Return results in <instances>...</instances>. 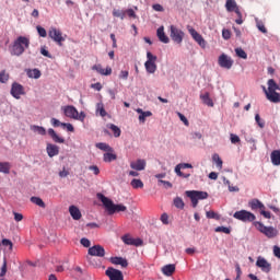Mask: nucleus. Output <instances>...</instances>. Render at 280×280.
Segmentation results:
<instances>
[{"label": "nucleus", "mask_w": 280, "mask_h": 280, "mask_svg": "<svg viewBox=\"0 0 280 280\" xmlns=\"http://www.w3.org/2000/svg\"><path fill=\"white\" fill-rule=\"evenodd\" d=\"M96 196L98 200H101V202L104 205L108 215H115V213H121L124 211H128V208L124 206V203L115 205L113 200L104 196L102 192H98Z\"/></svg>", "instance_id": "obj_1"}, {"label": "nucleus", "mask_w": 280, "mask_h": 280, "mask_svg": "<svg viewBox=\"0 0 280 280\" xmlns=\"http://www.w3.org/2000/svg\"><path fill=\"white\" fill-rule=\"evenodd\" d=\"M268 89L262 85V91L266 95V98L271 102L272 104H279L280 103V93L277 91H280V86L275 81V79H269L267 82Z\"/></svg>", "instance_id": "obj_2"}, {"label": "nucleus", "mask_w": 280, "mask_h": 280, "mask_svg": "<svg viewBox=\"0 0 280 280\" xmlns=\"http://www.w3.org/2000/svg\"><path fill=\"white\" fill-rule=\"evenodd\" d=\"M25 49H30V37L19 36L11 47V56H23Z\"/></svg>", "instance_id": "obj_3"}, {"label": "nucleus", "mask_w": 280, "mask_h": 280, "mask_svg": "<svg viewBox=\"0 0 280 280\" xmlns=\"http://www.w3.org/2000/svg\"><path fill=\"white\" fill-rule=\"evenodd\" d=\"M254 226H256L257 231H259V233H262V235H265L269 240H272L277 237V235H279V230L273 226H266L259 221L254 222Z\"/></svg>", "instance_id": "obj_4"}, {"label": "nucleus", "mask_w": 280, "mask_h": 280, "mask_svg": "<svg viewBox=\"0 0 280 280\" xmlns=\"http://www.w3.org/2000/svg\"><path fill=\"white\" fill-rule=\"evenodd\" d=\"M185 194L187 198H190L194 209L198 207V200H207L209 198V194L207 191L187 190Z\"/></svg>", "instance_id": "obj_5"}, {"label": "nucleus", "mask_w": 280, "mask_h": 280, "mask_svg": "<svg viewBox=\"0 0 280 280\" xmlns=\"http://www.w3.org/2000/svg\"><path fill=\"white\" fill-rule=\"evenodd\" d=\"M63 113L66 117H69L70 119H77L78 121H84V119H86V114H84V112L79 113L73 105L63 107Z\"/></svg>", "instance_id": "obj_6"}, {"label": "nucleus", "mask_w": 280, "mask_h": 280, "mask_svg": "<svg viewBox=\"0 0 280 280\" xmlns=\"http://www.w3.org/2000/svg\"><path fill=\"white\" fill-rule=\"evenodd\" d=\"M48 36L51 38V40H54V43L58 45V47H62V43L66 40V37L62 36V31L54 26L49 28Z\"/></svg>", "instance_id": "obj_7"}, {"label": "nucleus", "mask_w": 280, "mask_h": 280, "mask_svg": "<svg viewBox=\"0 0 280 280\" xmlns=\"http://www.w3.org/2000/svg\"><path fill=\"white\" fill-rule=\"evenodd\" d=\"M233 218H235V220H240L241 222H255L256 220L255 214L247 210L236 211L233 214Z\"/></svg>", "instance_id": "obj_8"}, {"label": "nucleus", "mask_w": 280, "mask_h": 280, "mask_svg": "<svg viewBox=\"0 0 280 280\" xmlns=\"http://www.w3.org/2000/svg\"><path fill=\"white\" fill-rule=\"evenodd\" d=\"M188 32L191 38L195 39V43H197L199 47H201V49H205L207 47V40H205V37H202V35H200V33H198L196 28L188 26Z\"/></svg>", "instance_id": "obj_9"}, {"label": "nucleus", "mask_w": 280, "mask_h": 280, "mask_svg": "<svg viewBox=\"0 0 280 280\" xmlns=\"http://www.w3.org/2000/svg\"><path fill=\"white\" fill-rule=\"evenodd\" d=\"M171 38L174 43L180 45V43H183V38H185V32L174 25H171Z\"/></svg>", "instance_id": "obj_10"}, {"label": "nucleus", "mask_w": 280, "mask_h": 280, "mask_svg": "<svg viewBox=\"0 0 280 280\" xmlns=\"http://www.w3.org/2000/svg\"><path fill=\"white\" fill-rule=\"evenodd\" d=\"M121 240L127 246H143V240L135 238L130 234L122 235Z\"/></svg>", "instance_id": "obj_11"}, {"label": "nucleus", "mask_w": 280, "mask_h": 280, "mask_svg": "<svg viewBox=\"0 0 280 280\" xmlns=\"http://www.w3.org/2000/svg\"><path fill=\"white\" fill-rule=\"evenodd\" d=\"M105 275L109 280H124V273L119 269L113 267H108Z\"/></svg>", "instance_id": "obj_12"}, {"label": "nucleus", "mask_w": 280, "mask_h": 280, "mask_svg": "<svg viewBox=\"0 0 280 280\" xmlns=\"http://www.w3.org/2000/svg\"><path fill=\"white\" fill-rule=\"evenodd\" d=\"M88 255H91V257H105L106 249L102 245H94L88 249Z\"/></svg>", "instance_id": "obj_13"}, {"label": "nucleus", "mask_w": 280, "mask_h": 280, "mask_svg": "<svg viewBox=\"0 0 280 280\" xmlns=\"http://www.w3.org/2000/svg\"><path fill=\"white\" fill-rule=\"evenodd\" d=\"M11 95L15 100H21V95H25V89L21 83L14 82L11 86Z\"/></svg>", "instance_id": "obj_14"}, {"label": "nucleus", "mask_w": 280, "mask_h": 280, "mask_svg": "<svg viewBox=\"0 0 280 280\" xmlns=\"http://www.w3.org/2000/svg\"><path fill=\"white\" fill-rule=\"evenodd\" d=\"M218 65L222 69H231L233 67V59L226 54H222L218 59Z\"/></svg>", "instance_id": "obj_15"}, {"label": "nucleus", "mask_w": 280, "mask_h": 280, "mask_svg": "<svg viewBox=\"0 0 280 280\" xmlns=\"http://www.w3.org/2000/svg\"><path fill=\"white\" fill-rule=\"evenodd\" d=\"M257 268H260L262 272H270L272 270V265L266 260V258L258 257L256 261Z\"/></svg>", "instance_id": "obj_16"}, {"label": "nucleus", "mask_w": 280, "mask_h": 280, "mask_svg": "<svg viewBox=\"0 0 280 280\" xmlns=\"http://www.w3.org/2000/svg\"><path fill=\"white\" fill-rule=\"evenodd\" d=\"M46 151L50 159H54V156H58V154H60V148L52 143L47 144Z\"/></svg>", "instance_id": "obj_17"}, {"label": "nucleus", "mask_w": 280, "mask_h": 280, "mask_svg": "<svg viewBox=\"0 0 280 280\" xmlns=\"http://www.w3.org/2000/svg\"><path fill=\"white\" fill-rule=\"evenodd\" d=\"M110 264L114 266H121V268H128V259L124 257H110L109 258Z\"/></svg>", "instance_id": "obj_18"}, {"label": "nucleus", "mask_w": 280, "mask_h": 280, "mask_svg": "<svg viewBox=\"0 0 280 280\" xmlns=\"http://www.w3.org/2000/svg\"><path fill=\"white\" fill-rule=\"evenodd\" d=\"M130 167L137 172H142V170H145V160H137L136 162H131Z\"/></svg>", "instance_id": "obj_19"}, {"label": "nucleus", "mask_w": 280, "mask_h": 280, "mask_svg": "<svg viewBox=\"0 0 280 280\" xmlns=\"http://www.w3.org/2000/svg\"><path fill=\"white\" fill-rule=\"evenodd\" d=\"M69 213L72 220H80L82 218V212H80V209L75 206L69 207Z\"/></svg>", "instance_id": "obj_20"}, {"label": "nucleus", "mask_w": 280, "mask_h": 280, "mask_svg": "<svg viewBox=\"0 0 280 280\" xmlns=\"http://www.w3.org/2000/svg\"><path fill=\"white\" fill-rule=\"evenodd\" d=\"M158 38L161 43H164L165 45L170 43V37L165 35V28L163 26L158 28Z\"/></svg>", "instance_id": "obj_21"}, {"label": "nucleus", "mask_w": 280, "mask_h": 280, "mask_svg": "<svg viewBox=\"0 0 280 280\" xmlns=\"http://www.w3.org/2000/svg\"><path fill=\"white\" fill-rule=\"evenodd\" d=\"M162 272L166 277H172L174 275V272H176V265H165L162 268Z\"/></svg>", "instance_id": "obj_22"}, {"label": "nucleus", "mask_w": 280, "mask_h": 280, "mask_svg": "<svg viewBox=\"0 0 280 280\" xmlns=\"http://www.w3.org/2000/svg\"><path fill=\"white\" fill-rule=\"evenodd\" d=\"M48 135L49 137H51L52 141L55 143H65V139L63 138H60L58 133H56V130L54 129H48Z\"/></svg>", "instance_id": "obj_23"}, {"label": "nucleus", "mask_w": 280, "mask_h": 280, "mask_svg": "<svg viewBox=\"0 0 280 280\" xmlns=\"http://www.w3.org/2000/svg\"><path fill=\"white\" fill-rule=\"evenodd\" d=\"M137 113H139V121L141 122V124H145V118L147 117H152V112H150V110H148V112H143V109H141V108H138L137 109Z\"/></svg>", "instance_id": "obj_24"}, {"label": "nucleus", "mask_w": 280, "mask_h": 280, "mask_svg": "<svg viewBox=\"0 0 280 280\" xmlns=\"http://www.w3.org/2000/svg\"><path fill=\"white\" fill-rule=\"evenodd\" d=\"M249 207L254 211H255V209H260V210L266 209V206H264L262 202L259 201V199H253L252 201H249Z\"/></svg>", "instance_id": "obj_25"}, {"label": "nucleus", "mask_w": 280, "mask_h": 280, "mask_svg": "<svg viewBox=\"0 0 280 280\" xmlns=\"http://www.w3.org/2000/svg\"><path fill=\"white\" fill-rule=\"evenodd\" d=\"M107 128H109V130H112V132L116 139L121 137V129L118 126H116L115 124L107 125Z\"/></svg>", "instance_id": "obj_26"}, {"label": "nucleus", "mask_w": 280, "mask_h": 280, "mask_svg": "<svg viewBox=\"0 0 280 280\" xmlns=\"http://www.w3.org/2000/svg\"><path fill=\"white\" fill-rule=\"evenodd\" d=\"M95 147L98 150H102L103 152H114L113 148L110 145H108V143H106V142H98L95 144Z\"/></svg>", "instance_id": "obj_27"}, {"label": "nucleus", "mask_w": 280, "mask_h": 280, "mask_svg": "<svg viewBox=\"0 0 280 280\" xmlns=\"http://www.w3.org/2000/svg\"><path fill=\"white\" fill-rule=\"evenodd\" d=\"M103 161L105 163H113V161H117V154L113 152H107L103 155Z\"/></svg>", "instance_id": "obj_28"}, {"label": "nucleus", "mask_w": 280, "mask_h": 280, "mask_svg": "<svg viewBox=\"0 0 280 280\" xmlns=\"http://www.w3.org/2000/svg\"><path fill=\"white\" fill-rule=\"evenodd\" d=\"M271 163L273 165H280V150H275L271 152Z\"/></svg>", "instance_id": "obj_29"}, {"label": "nucleus", "mask_w": 280, "mask_h": 280, "mask_svg": "<svg viewBox=\"0 0 280 280\" xmlns=\"http://www.w3.org/2000/svg\"><path fill=\"white\" fill-rule=\"evenodd\" d=\"M225 8L229 12H235L237 7V2L235 0H226Z\"/></svg>", "instance_id": "obj_30"}, {"label": "nucleus", "mask_w": 280, "mask_h": 280, "mask_svg": "<svg viewBox=\"0 0 280 280\" xmlns=\"http://www.w3.org/2000/svg\"><path fill=\"white\" fill-rule=\"evenodd\" d=\"M11 168H12V165L10 164V162H0L1 174H10Z\"/></svg>", "instance_id": "obj_31"}, {"label": "nucleus", "mask_w": 280, "mask_h": 280, "mask_svg": "<svg viewBox=\"0 0 280 280\" xmlns=\"http://www.w3.org/2000/svg\"><path fill=\"white\" fill-rule=\"evenodd\" d=\"M144 67H145L147 73L156 72V62L145 61Z\"/></svg>", "instance_id": "obj_32"}, {"label": "nucleus", "mask_w": 280, "mask_h": 280, "mask_svg": "<svg viewBox=\"0 0 280 280\" xmlns=\"http://www.w3.org/2000/svg\"><path fill=\"white\" fill-rule=\"evenodd\" d=\"M31 130H33V132H37V135H42V137H45V135H47V130L45 129V127L33 125L31 126Z\"/></svg>", "instance_id": "obj_33"}, {"label": "nucleus", "mask_w": 280, "mask_h": 280, "mask_svg": "<svg viewBox=\"0 0 280 280\" xmlns=\"http://www.w3.org/2000/svg\"><path fill=\"white\" fill-rule=\"evenodd\" d=\"M26 75L28 78H34V80H38L40 78L42 73L38 69L27 70Z\"/></svg>", "instance_id": "obj_34"}, {"label": "nucleus", "mask_w": 280, "mask_h": 280, "mask_svg": "<svg viewBox=\"0 0 280 280\" xmlns=\"http://www.w3.org/2000/svg\"><path fill=\"white\" fill-rule=\"evenodd\" d=\"M200 98L202 100L203 104H206V106H213V101L209 96V93L201 94Z\"/></svg>", "instance_id": "obj_35"}, {"label": "nucleus", "mask_w": 280, "mask_h": 280, "mask_svg": "<svg viewBox=\"0 0 280 280\" xmlns=\"http://www.w3.org/2000/svg\"><path fill=\"white\" fill-rule=\"evenodd\" d=\"M31 202L37 205V207H40L42 209H45L46 207L45 201H43L40 197H31Z\"/></svg>", "instance_id": "obj_36"}, {"label": "nucleus", "mask_w": 280, "mask_h": 280, "mask_svg": "<svg viewBox=\"0 0 280 280\" xmlns=\"http://www.w3.org/2000/svg\"><path fill=\"white\" fill-rule=\"evenodd\" d=\"M180 170H183V168L180 167L179 164H177L175 166V174H177V176H179L180 178H189V176H191V174L183 173Z\"/></svg>", "instance_id": "obj_37"}, {"label": "nucleus", "mask_w": 280, "mask_h": 280, "mask_svg": "<svg viewBox=\"0 0 280 280\" xmlns=\"http://www.w3.org/2000/svg\"><path fill=\"white\" fill-rule=\"evenodd\" d=\"M96 113H98L101 117H106V115H108L104 108V103L96 104Z\"/></svg>", "instance_id": "obj_38"}, {"label": "nucleus", "mask_w": 280, "mask_h": 280, "mask_svg": "<svg viewBox=\"0 0 280 280\" xmlns=\"http://www.w3.org/2000/svg\"><path fill=\"white\" fill-rule=\"evenodd\" d=\"M174 207H176V209H185V201H183V198L180 197H176L173 200Z\"/></svg>", "instance_id": "obj_39"}, {"label": "nucleus", "mask_w": 280, "mask_h": 280, "mask_svg": "<svg viewBox=\"0 0 280 280\" xmlns=\"http://www.w3.org/2000/svg\"><path fill=\"white\" fill-rule=\"evenodd\" d=\"M130 185L133 189H143V182L141 179L135 178L131 180Z\"/></svg>", "instance_id": "obj_40"}, {"label": "nucleus", "mask_w": 280, "mask_h": 280, "mask_svg": "<svg viewBox=\"0 0 280 280\" xmlns=\"http://www.w3.org/2000/svg\"><path fill=\"white\" fill-rule=\"evenodd\" d=\"M256 27L259 30V32H261V34H268V28H266L264 22L256 20Z\"/></svg>", "instance_id": "obj_41"}, {"label": "nucleus", "mask_w": 280, "mask_h": 280, "mask_svg": "<svg viewBox=\"0 0 280 280\" xmlns=\"http://www.w3.org/2000/svg\"><path fill=\"white\" fill-rule=\"evenodd\" d=\"M212 161L213 163H217V167H219V170H222V159L220 158V155L218 153H214L212 155Z\"/></svg>", "instance_id": "obj_42"}, {"label": "nucleus", "mask_w": 280, "mask_h": 280, "mask_svg": "<svg viewBox=\"0 0 280 280\" xmlns=\"http://www.w3.org/2000/svg\"><path fill=\"white\" fill-rule=\"evenodd\" d=\"M10 80V73L5 72V70H2L0 72V82L1 84H5Z\"/></svg>", "instance_id": "obj_43"}, {"label": "nucleus", "mask_w": 280, "mask_h": 280, "mask_svg": "<svg viewBox=\"0 0 280 280\" xmlns=\"http://www.w3.org/2000/svg\"><path fill=\"white\" fill-rule=\"evenodd\" d=\"M235 54L238 58H243V60H246V58H248V55L246 54V51L242 48H236L235 49Z\"/></svg>", "instance_id": "obj_44"}, {"label": "nucleus", "mask_w": 280, "mask_h": 280, "mask_svg": "<svg viewBox=\"0 0 280 280\" xmlns=\"http://www.w3.org/2000/svg\"><path fill=\"white\" fill-rule=\"evenodd\" d=\"M214 231L215 233H225V235H231V229L226 226H218Z\"/></svg>", "instance_id": "obj_45"}, {"label": "nucleus", "mask_w": 280, "mask_h": 280, "mask_svg": "<svg viewBox=\"0 0 280 280\" xmlns=\"http://www.w3.org/2000/svg\"><path fill=\"white\" fill-rule=\"evenodd\" d=\"M206 217L208 220H220V214L215 213V211L206 212Z\"/></svg>", "instance_id": "obj_46"}, {"label": "nucleus", "mask_w": 280, "mask_h": 280, "mask_svg": "<svg viewBox=\"0 0 280 280\" xmlns=\"http://www.w3.org/2000/svg\"><path fill=\"white\" fill-rule=\"evenodd\" d=\"M113 16H116V19H121V21H124V19H126V13H124V11H119L117 9L113 10Z\"/></svg>", "instance_id": "obj_47"}, {"label": "nucleus", "mask_w": 280, "mask_h": 280, "mask_svg": "<svg viewBox=\"0 0 280 280\" xmlns=\"http://www.w3.org/2000/svg\"><path fill=\"white\" fill-rule=\"evenodd\" d=\"M255 121H256V124L259 126V128H265L266 121H264V120L261 119V117L259 116V114H256V115H255Z\"/></svg>", "instance_id": "obj_48"}, {"label": "nucleus", "mask_w": 280, "mask_h": 280, "mask_svg": "<svg viewBox=\"0 0 280 280\" xmlns=\"http://www.w3.org/2000/svg\"><path fill=\"white\" fill-rule=\"evenodd\" d=\"M37 33L42 38H47V31L43 26H36Z\"/></svg>", "instance_id": "obj_49"}, {"label": "nucleus", "mask_w": 280, "mask_h": 280, "mask_svg": "<svg viewBox=\"0 0 280 280\" xmlns=\"http://www.w3.org/2000/svg\"><path fill=\"white\" fill-rule=\"evenodd\" d=\"M92 70L93 71H96L97 73H100V75H103L104 74V68H102V65H94L92 67Z\"/></svg>", "instance_id": "obj_50"}, {"label": "nucleus", "mask_w": 280, "mask_h": 280, "mask_svg": "<svg viewBox=\"0 0 280 280\" xmlns=\"http://www.w3.org/2000/svg\"><path fill=\"white\" fill-rule=\"evenodd\" d=\"M2 246H9V250H12L14 244L12 243V241H10L8 238H3L2 240Z\"/></svg>", "instance_id": "obj_51"}, {"label": "nucleus", "mask_w": 280, "mask_h": 280, "mask_svg": "<svg viewBox=\"0 0 280 280\" xmlns=\"http://www.w3.org/2000/svg\"><path fill=\"white\" fill-rule=\"evenodd\" d=\"M62 128H66L68 130V132H74L75 128H73V125H71L70 122H63L61 124Z\"/></svg>", "instance_id": "obj_52"}, {"label": "nucleus", "mask_w": 280, "mask_h": 280, "mask_svg": "<svg viewBox=\"0 0 280 280\" xmlns=\"http://www.w3.org/2000/svg\"><path fill=\"white\" fill-rule=\"evenodd\" d=\"M147 62H156V56H154L152 52H147Z\"/></svg>", "instance_id": "obj_53"}, {"label": "nucleus", "mask_w": 280, "mask_h": 280, "mask_svg": "<svg viewBox=\"0 0 280 280\" xmlns=\"http://www.w3.org/2000/svg\"><path fill=\"white\" fill-rule=\"evenodd\" d=\"M80 243L84 246V248H91V241L86 237L81 238Z\"/></svg>", "instance_id": "obj_54"}, {"label": "nucleus", "mask_w": 280, "mask_h": 280, "mask_svg": "<svg viewBox=\"0 0 280 280\" xmlns=\"http://www.w3.org/2000/svg\"><path fill=\"white\" fill-rule=\"evenodd\" d=\"M50 124H51V126H54V128H59V126H62V124H65V122H60V120H58L56 118H51Z\"/></svg>", "instance_id": "obj_55"}, {"label": "nucleus", "mask_w": 280, "mask_h": 280, "mask_svg": "<svg viewBox=\"0 0 280 280\" xmlns=\"http://www.w3.org/2000/svg\"><path fill=\"white\" fill-rule=\"evenodd\" d=\"M222 36H223L224 40H229V38H231V31L224 28L222 31Z\"/></svg>", "instance_id": "obj_56"}, {"label": "nucleus", "mask_w": 280, "mask_h": 280, "mask_svg": "<svg viewBox=\"0 0 280 280\" xmlns=\"http://www.w3.org/2000/svg\"><path fill=\"white\" fill-rule=\"evenodd\" d=\"M230 139H231V143H240V141H241L240 136L234 135V133H231Z\"/></svg>", "instance_id": "obj_57"}, {"label": "nucleus", "mask_w": 280, "mask_h": 280, "mask_svg": "<svg viewBox=\"0 0 280 280\" xmlns=\"http://www.w3.org/2000/svg\"><path fill=\"white\" fill-rule=\"evenodd\" d=\"M40 54H42V56H45L46 58H51V54H49V50H47V48H45V47L40 48Z\"/></svg>", "instance_id": "obj_58"}, {"label": "nucleus", "mask_w": 280, "mask_h": 280, "mask_svg": "<svg viewBox=\"0 0 280 280\" xmlns=\"http://www.w3.org/2000/svg\"><path fill=\"white\" fill-rule=\"evenodd\" d=\"M180 121H183V124H185L186 126H189V120L187 119V117H185V115H183L182 113L177 114Z\"/></svg>", "instance_id": "obj_59"}, {"label": "nucleus", "mask_w": 280, "mask_h": 280, "mask_svg": "<svg viewBox=\"0 0 280 280\" xmlns=\"http://www.w3.org/2000/svg\"><path fill=\"white\" fill-rule=\"evenodd\" d=\"M89 170L91 172H93L95 174V176H97L100 174V167H97V165H91V166H89Z\"/></svg>", "instance_id": "obj_60"}, {"label": "nucleus", "mask_w": 280, "mask_h": 280, "mask_svg": "<svg viewBox=\"0 0 280 280\" xmlns=\"http://www.w3.org/2000/svg\"><path fill=\"white\" fill-rule=\"evenodd\" d=\"M161 222H163L164 224H170V217L167 215V213H163L161 215Z\"/></svg>", "instance_id": "obj_61"}, {"label": "nucleus", "mask_w": 280, "mask_h": 280, "mask_svg": "<svg viewBox=\"0 0 280 280\" xmlns=\"http://www.w3.org/2000/svg\"><path fill=\"white\" fill-rule=\"evenodd\" d=\"M129 72L128 70L120 71L119 78L120 80H128Z\"/></svg>", "instance_id": "obj_62"}, {"label": "nucleus", "mask_w": 280, "mask_h": 280, "mask_svg": "<svg viewBox=\"0 0 280 280\" xmlns=\"http://www.w3.org/2000/svg\"><path fill=\"white\" fill-rule=\"evenodd\" d=\"M15 222H21L23 220V214L19 212H13Z\"/></svg>", "instance_id": "obj_63"}, {"label": "nucleus", "mask_w": 280, "mask_h": 280, "mask_svg": "<svg viewBox=\"0 0 280 280\" xmlns=\"http://www.w3.org/2000/svg\"><path fill=\"white\" fill-rule=\"evenodd\" d=\"M273 255L275 257H278L280 259V247L279 246H273Z\"/></svg>", "instance_id": "obj_64"}]
</instances>
